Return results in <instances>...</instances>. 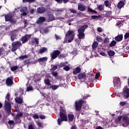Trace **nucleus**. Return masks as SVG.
Returning <instances> with one entry per match:
<instances>
[{
	"instance_id": "f257e3e1",
	"label": "nucleus",
	"mask_w": 129,
	"mask_h": 129,
	"mask_svg": "<svg viewBox=\"0 0 129 129\" xmlns=\"http://www.w3.org/2000/svg\"><path fill=\"white\" fill-rule=\"evenodd\" d=\"M87 28H88V25L87 24H85V25L81 26L78 29V33H79L78 37L79 39L84 38V37H85V34L84 32L86 29H87Z\"/></svg>"
},
{
	"instance_id": "f03ea898",
	"label": "nucleus",
	"mask_w": 129,
	"mask_h": 129,
	"mask_svg": "<svg viewBox=\"0 0 129 129\" xmlns=\"http://www.w3.org/2000/svg\"><path fill=\"white\" fill-rule=\"evenodd\" d=\"M70 36V39L68 40V42L69 43L72 42V41L74 40L75 36V31H73V30H71L70 29H69V30L67 32L65 35L64 39H66Z\"/></svg>"
},
{
	"instance_id": "7ed1b4c3",
	"label": "nucleus",
	"mask_w": 129,
	"mask_h": 129,
	"mask_svg": "<svg viewBox=\"0 0 129 129\" xmlns=\"http://www.w3.org/2000/svg\"><path fill=\"white\" fill-rule=\"evenodd\" d=\"M11 97V95L10 94H8L7 95L6 97V100H5V107L6 110L7 111H11V109L12 108V105H11V103H10V97Z\"/></svg>"
},
{
	"instance_id": "20e7f679",
	"label": "nucleus",
	"mask_w": 129,
	"mask_h": 129,
	"mask_svg": "<svg viewBox=\"0 0 129 129\" xmlns=\"http://www.w3.org/2000/svg\"><path fill=\"white\" fill-rule=\"evenodd\" d=\"M59 117L60 118H58L57 119V123L58 125H61L62 121H68L67 111H66V113H60Z\"/></svg>"
},
{
	"instance_id": "39448f33",
	"label": "nucleus",
	"mask_w": 129,
	"mask_h": 129,
	"mask_svg": "<svg viewBox=\"0 0 129 129\" xmlns=\"http://www.w3.org/2000/svg\"><path fill=\"white\" fill-rule=\"evenodd\" d=\"M85 103V101L82 99L75 102V109L76 111H81L83 104Z\"/></svg>"
},
{
	"instance_id": "423d86ee",
	"label": "nucleus",
	"mask_w": 129,
	"mask_h": 129,
	"mask_svg": "<svg viewBox=\"0 0 129 129\" xmlns=\"http://www.w3.org/2000/svg\"><path fill=\"white\" fill-rule=\"evenodd\" d=\"M20 46H22V43L20 41H15L12 43V48L11 51L12 52H15L16 51L17 49L19 48Z\"/></svg>"
},
{
	"instance_id": "0eeeda50",
	"label": "nucleus",
	"mask_w": 129,
	"mask_h": 129,
	"mask_svg": "<svg viewBox=\"0 0 129 129\" xmlns=\"http://www.w3.org/2000/svg\"><path fill=\"white\" fill-rule=\"evenodd\" d=\"M60 53H61L60 50H54L52 53H50V56L52 59H55L57 56H59Z\"/></svg>"
},
{
	"instance_id": "6e6552de",
	"label": "nucleus",
	"mask_w": 129,
	"mask_h": 129,
	"mask_svg": "<svg viewBox=\"0 0 129 129\" xmlns=\"http://www.w3.org/2000/svg\"><path fill=\"white\" fill-rule=\"evenodd\" d=\"M122 95L124 98H129V89L128 88H124Z\"/></svg>"
},
{
	"instance_id": "1a4fd4ad",
	"label": "nucleus",
	"mask_w": 129,
	"mask_h": 129,
	"mask_svg": "<svg viewBox=\"0 0 129 129\" xmlns=\"http://www.w3.org/2000/svg\"><path fill=\"white\" fill-rule=\"evenodd\" d=\"M113 82L115 87H120L121 82L119 78H114Z\"/></svg>"
},
{
	"instance_id": "9d476101",
	"label": "nucleus",
	"mask_w": 129,
	"mask_h": 129,
	"mask_svg": "<svg viewBox=\"0 0 129 129\" xmlns=\"http://www.w3.org/2000/svg\"><path fill=\"white\" fill-rule=\"evenodd\" d=\"M20 12L22 13L21 15V17L22 16H26L28 14H29V11H28V8H27V7H23L21 10H20Z\"/></svg>"
},
{
	"instance_id": "9b49d317",
	"label": "nucleus",
	"mask_w": 129,
	"mask_h": 129,
	"mask_svg": "<svg viewBox=\"0 0 129 129\" xmlns=\"http://www.w3.org/2000/svg\"><path fill=\"white\" fill-rule=\"evenodd\" d=\"M31 38V35H25L24 36H22L21 38V41H22L23 44H24V43H26V42H28L29 41V39Z\"/></svg>"
},
{
	"instance_id": "f8f14e48",
	"label": "nucleus",
	"mask_w": 129,
	"mask_h": 129,
	"mask_svg": "<svg viewBox=\"0 0 129 129\" xmlns=\"http://www.w3.org/2000/svg\"><path fill=\"white\" fill-rule=\"evenodd\" d=\"M12 18H13V15L11 14H8L5 16L6 21H11V23L12 24H15L16 23V20H12Z\"/></svg>"
},
{
	"instance_id": "ddd939ff",
	"label": "nucleus",
	"mask_w": 129,
	"mask_h": 129,
	"mask_svg": "<svg viewBox=\"0 0 129 129\" xmlns=\"http://www.w3.org/2000/svg\"><path fill=\"white\" fill-rule=\"evenodd\" d=\"M87 77V75L86 73H79V75H78V78L79 80H83L86 79Z\"/></svg>"
},
{
	"instance_id": "4468645a",
	"label": "nucleus",
	"mask_w": 129,
	"mask_h": 129,
	"mask_svg": "<svg viewBox=\"0 0 129 129\" xmlns=\"http://www.w3.org/2000/svg\"><path fill=\"white\" fill-rule=\"evenodd\" d=\"M13 77H11L9 78H8L6 80V84L7 86H11L13 84Z\"/></svg>"
},
{
	"instance_id": "2eb2a0df",
	"label": "nucleus",
	"mask_w": 129,
	"mask_h": 129,
	"mask_svg": "<svg viewBox=\"0 0 129 129\" xmlns=\"http://www.w3.org/2000/svg\"><path fill=\"white\" fill-rule=\"evenodd\" d=\"M123 38V34H119L115 37V40L116 42H119L121 41Z\"/></svg>"
},
{
	"instance_id": "dca6fc26",
	"label": "nucleus",
	"mask_w": 129,
	"mask_h": 129,
	"mask_svg": "<svg viewBox=\"0 0 129 129\" xmlns=\"http://www.w3.org/2000/svg\"><path fill=\"white\" fill-rule=\"evenodd\" d=\"M53 11H54L55 16H59V15H61L64 10L62 9V8H61L60 9L58 8V9H55V10Z\"/></svg>"
},
{
	"instance_id": "f3484780",
	"label": "nucleus",
	"mask_w": 129,
	"mask_h": 129,
	"mask_svg": "<svg viewBox=\"0 0 129 129\" xmlns=\"http://www.w3.org/2000/svg\"><path fill=\"white\" fill-rule=\"evenodd\" d=\"M81 72V69L80 68V67H77L76 68V69H74V70L73 71V74L74 75H79L80 73Z\"/></svg>"
},
{
	"instance_id": "a211bd4d",
	"label": "nucleus",
	"mask_w": 129,
	"mask_h": 129,
	"mask_svg": "<svg viewBox=\"0 0 129 129\" xmlns=\"http://www.w3.org/2000/svg\"><path fill=\"white\" fill-rule=\"evenodd\" d=\"M46 21V18L44 17H40L36 21L37 24H42V23H44Z\"/></svg>"
},
{
	"instance_id": "6ab92c4d",
	"label": "nucleus",
	"mask_w": 129,
	"mask_h": 129,
	"mask_svg": "<svg viewBox=\"0 0 129 129\" xmlns=\"http://www.w3.org/2000/svg\"><path fill=\"white\" fill-rule=\"evenodd\" d=\"M122 120L126 125H129V117L128 116L123 117Z\"/></svg>"
},
{
	"instance_id": "aec40b11",
	"label": "nucleus",
	"mask_w": 129,
	"mask_h": 129,
	"mask_svg": "<svg viewBox=\"0 0 129 129\" xmlns=\"http://www.w3.org/2000/svg\"><path fill=\"white\" fill-rule=\"evenodd\" d=\"M52 10L50 9L49 8V22L50 21H54L55 20V17L54 16L53 14H50V12H51Z\"/></svg>"
},
{
	"instance_id": "412c9836",
	"label": "nucleus",
	"mask_w": 129,
	"mask_h": 129,
	"mask_svg": "<svg viewBox=\"0 0 129 129\" xmlns=\"http://www.w3.org/2000/svg\"><path fill=\"white\" fill-rule=\"evenodd\" d=\"M46 11V9L43 7H40L37 9V13L39 14H43Z\"/></svg>"
},
{
	"instance_id": "4be33fe9",
	"label": "nucleus",
	"mask_w": 129,
	"mask_h": 129,
	"mask_svg": "<svg viewBox=\"0 0 129 129\" xmlns=\"http://www.w3.org/2000/svg\"><path fill=\"white\" fill-rule=\"evenodd\" d=\"M78 9L80 10V11H85L86 7L83 4H78Z\"/></svg>"
},
{
	"instance_id": "5701e85b",
	"label": "nucleus",
	"mask_w": 129,
	"mask_h": 129,
	"mask_svg": "<svg viewBox=\"0 0 129 129\" xmlns=\"http://www.w3.org/2000/svg\"><path fill=\"white\" fill-rule=\"evenodd\" d=\"M68 116L69 121H71V122H73L75 118L74 115L73 114H68Z\"/></svg>"
},
{
	"instance_id": "b1692460",
	"label": "nucleus",
	"mask_w": 129,
	"mask_h": 129,
	"mask_svg": "<svg viewBox=\"0 0 129 129\" xmlns=\"http://www.w3.org/2000/svg\"><path fill=\"white\" fill-rule=\"evenodd\" d=\"M15 101H16L17 103L21 104V103H23V99L21 97H17L15 98Z\"/></svg>"
},
{
	"instance_id": "393cba45",
	"label": "nucleus",
	"mask_w": 129,
	"mask_h": 129,
	"mask_svg": "<svg viewBox=\"0 0 129 129\" xmlns=\"http://www.w3.org/2000/svg\"><path fill=\"white\" fill-rule=\"evenodd\" d=\"M123 6H124V2H123V1H122V0H121L118 3L117 8L118 9H121V8H122V7H123Z\"/></svg>"
},
{
	"instance_id": "a878e982",
	"label": "nucleus",
	"mask_w": 129,
	"mask_h": 129,
	"mask_svg": "<svg viewBox=\"0 0 129 129\" xmlns=\"http://www.w3.org/2000/svg\"><path fill=\"white\" fill-rule=\"evenodd\" d=\"M47 60H48V57H44L38 58V62H46Z\"/></svg>"
},
{
	"instance_id": "bb28decb",
	"label": "nucleus",
	"mask_w": 129,
	"mask_h": 129,
	"mask_svg": "<svg viewBox=\"0 0 129 129\" xmlns=\"http://www.w3.org/2000/svg\"><path fill=\"white\" fill-rule=\"evenodd\" d=\"M45 52H47V48L46 47H43L39 50L38 53L39 54H43Z\"/></svg>"
},
{
	"instance_id": "cd10ccee",
	"label": "nucleus",
	"mask_w": 129,
	"mask_h": 129,
	"mask_svg": "<svg viewBox=\"0 0 129 129\" xmlns=\"http://www.w3.org/2000/svg\"><path fill=\"white\" fill-rule=\"evenodd\" d=\"M99 18H101V15H92L91 17V20H94V19H98Z\"/></svg>"
},
{
	"instance_id": "c85d7f7f",
	"label": "nucleus",
	"mask_w": 129,
	"mask_h": 129,
	"mask_svg": "<svg viewBox=\"0 0 129 129\" xmlns=\"http://www.w3.org/2000/svg\"><path fill=\"white\" fill-rule=\"evenodd\" d=\"M60 113H66V109L64 107H60L59 108V115H60Z\"/></svg>"
},
{
	"instance_id": "c756f323",
	"label": "nucleus",
	"mask_w": 129,
	"mask_h": 129,
	"mask_svg": "<svg viewBox=\"0 0 129 129\" xmlns=\"http://www.w3.org/2000/svg\"><path fill=\"white\" fill-rule=\"evenodd\" d=\"M5 54V49L3 47L0 48V57H4Z\"/></svg>"
},
{
	"instance_id": "7c9ffc66",
	"label": "nucleus",
	"mask_w": 129,
	"mask_h": 129,
	"mask_svg": "<svg viewBox=\"0 0 129 129\" xmlns=\"http://www.w3.org/2000/svg\"><path fill=\"white\" fill-rule=\"evenodd\" d=\"M97 46H98V43L97 41H94V42L93 43V44L92 45V47L93 49H95L97 48Z\"/></svg>"
},
{
	"instance_id": "2f4dec72",
	"label": "nucleus",
	"mask_w": 129,
	"mask_h": 129,
	"mask_svg": "<svg viewBox=\"0 0 129 129\" xmlns=\"http://www.w3.org/2000/svg\"><path fill=\"white\" fill-rule=\"evenodd\" d=\"M49 86H50V88H51V89L53 90H57V89L59 88V86H55V85H50V80H49Z\"/></svg>"
},
{
	"instance_id": "473e14b6",
	"label": "nucleus",
	"mask_w": 129,
	"mask_h": 129,
	"mask_svg": "<svg viewBox=\"0 0 129 129\" xmlns=\"http://www.w3.org/2000/svg\"><path fill=\"white\" fill-rule=\"evenodd\" d=\"M116 43H117V42L115 40H112L111 41V42H110V43L109 44L110 47H113V46H115V45H116Z\"/></svg>"
},
{
	"instance_id": "72a5a7b5",
	"label": "nucleus",
	"mask_w": 129,
	"mask_h": 129,
	"mask_svg": "<svg viewBox=\"0 0 129 129\" xmlns=\"http://www.w3.org/2000/svg\"><path fill=\"white\" fill-rule=\"evenodd\" d=\"M32 44H36V45H38L39 44V39L38 38H34L32 39Z\"/></svg>"
},
{
	"instance_id": "f704fd0d",
	"label": "nucleus",
	"mask_w": 129,
	"mask_h": 129,
	"mask_svg": "<svg viewBox=\"0 0 129 129\" xmlns=\"http://www.w3.org/2000/svg\"><path fill=\"white\" fill-rule=\"evenodd\" d=\"M108 54L109 56H113L115 54L114 50H109Z\"/></svg>"
},
{
	"instance_id": "c9c22d12",
	"label": "nucleus",
	"mask_w": 129,
	"mask_h": 129,
	"mask_svg": "<svg viewBox=\"0 0 129 129\" xmlns=\"http://www.w3.org/2000/svg\"><path fill=\"white\" fill-rule=\"evenodd\" d=\"M17 33H13L11 36V41H15V39L17 37Z\"/></svg>"
},
{
	"instance_id": "e433bc0d",
	"label": "nucleus",
	"mask_w": 129,
	"mask_h": 129,
	"mask_svg": "<svg viewBox=\"0 0 129 129\" xmlns=\"http://www.w3.org/2000/svg\"><path fill=\"white\" fill-rule=\"evenodd\" d=\"M112 14V11H106V16L107 17H110Z\"/></svg>"
},
{
	"instance_id": "4c0bfd02",
	"label": "nucleus",
	"mask_w": 129,
	"mask_h": 129,
	"mask_svg": "<svg viewBox=\"0 0 129 129\" xmlns=\"http://www.w3.org/2000/svg\"><path fill=\"white\" fill-rule=\"evenodd\" d=\"M36 124H37L38 126H39V127H43V122H40L39 121H36Z\"/></svg>"
},
{
	"instance_id": "58836bf2",
	"label": "nucleus",
	"mask_w": 129,
	"mask_h": 129,
	"mask_svg": "<svg viewBox=\"0 0 129 129\" xmlns=\"http://www.w3.org/2000/svg\"><path fill=\"white\" fill-rule=\"evenodd\" d=\"M9 123L11 126V127H14V125H15V122L13 120H9Z\"/></svg>"
},
{
	"instance_id": "ea45409f",
	"label": "nucleus",
	"mask_w": 129,
	"mask_h": 129,
	"mask_svg": "<svg viewBox=\"0 0 129 129\" xmlns=\"http://www.w3.org/2000/svg\"><path fill=\"white\" fill-rule=\"evenodd\" d=\"M44 83H45L46 86H47V88H48V87H49V79H45L44 80Z\"/></svg>"
},
{
	"instance_id": "a19ab883",
	"label": "nucleus",
	"mask_w": 129,
	"mask_h": 129,
	"mask_svg": "<svg viewBox=\"0 0 129 129\" xmlns=\"http://www.w3.org/2000/svg\"><path fill=\"white\" fill-rule=\"evenodd\" d=\"M88 12H90L91 13H95V14H97V11H95V10H93V9L90 8V7L88 8Z\"/></svg>"
},
{
	"instance_id": "79ce46f5",
	"label": "nucleus",
	"mask_w": 129,
	"mask_h": 129,
	"mask_svg": "<svg viewBox=\"0 0 129 129\" xmlns=\"http://www.w3.org/2000/svg\"><path fill=\"white\" fill-rule=\"evenodd\" d=\"M63 70L66 71V72H69V71H70V67L69 66H64V67L63 68Z\"/></svg>"
},
{
	"instance_id": "37998d69",
	"label": "nucleus",
	"mask_w": 129,
	"mask_h": 129,
	"mask_svg": "<svg viewBox=\"0 0 129 129\" xmlns=\"http://www.w3.org/2000/svg\"><path fill=\"white\" fill-rule=\"evenodd\" d=\"M59 86L63 87V88H68L67 84L65 83H63V84L62 83H59Z\"/></svg>"
},
{
	"instance_id": "c03bdc74",
	"label": "nucleus",
	"mask_w": 129,
	"mask_h": 129,
	"mask_svg": "<svg viewBox=\"0 0 129 129\" xmlns=\"http://www.w3.org/2000/svg\"><path fill=\"white\" fill-rule=\"evenodd\" d=\"M97 8L100 11H103L104 10V6L103 5H99V6H97Z\"/></svg>"
},
{
	"instance_id": "a18cd8bd",
	"label": "nucleus",
	"mask_w": 129,
	"mask_h": 129,
	"mask_svg": "<svg viewBox=\"0 0 129 129\" xmlns=\"http://www.w3.org/2000/svg\"><path fill=\"white\" fill-rule=\"evenodd\" d=\"M72 53L74 54V55H77L78 53V49H77V48H73Z\"/></svg>"
},
{
	"instance_id": "49530a36",
	"label": "nucleus",
	"mask_w": 129,
	"mask_h": 129,
	"mask_svg": "<svg viewBox=\"0 0 129 129\" xmlns=\"http://www.w3.org/2000/svg\"><path fill=\"white\" fill-rule=\"evenodd\" d=\"M122 118V116H119L118 117V118H116V121L118 123L119 122H120V121H121V119Z\"/></svg>"
},
{
	"instance_id": "de8ad7c7",
	"label": "nucleus",
	"mask_w": 129,
	"mask_h": 129,
	"mask_svg": "<svg viewBox=\"0 0 129 129\" xmlns=\"http://www.w3.org/2000/svg\"><path fill=\"white\" fill-rule=\"evenodd\" d=\"M29 9L30 12V14L31 15L34 14V13H35V12H36V10L34 9H30V6L29 7Z\"/></svg>"
},
{
	"instance_id": "09e8293b",
	"label": "nucleus",
	"mask_w": 129,
	"mask_h": 129,
	"mask_svg": "<svg viewBox=\"0 0 129 129\" xmlns=\"http://www.w3.org/2000/svg\"><path fill=\"white\" fill-rule=\"evenodd\" d=\"M51 75H52V76H53L55 78H57V77H58V73H57V72H52L51 73Z\"/></svg>"
},
{
	"instance_id": "8fccbe9b",
	"label": "nucleus",
	"mask_w": 129,
	"mask_h": 129,
	"mask_svg": "<svg viewBox=\"0 0 129 129\" xmlns=\"http://www.w3.org/2000/svg\"><path fill=\"white\" fill-rule=\"evenodd\" d=\"M11 69L12 71H16L18 69V66H13L11 68Z\"/></svg>"
},
{
	"instance_id": "3c124183",
	"label": "nucleus",
	"mask_w": 129,
	"mask_h": 129,
	"mask_svg": "<svg viewBox=\"0 0 129 129\" xmlns=\"http://www.w3.org/2000/svg\"><path fill=\"white\" fill-rule=\"evenodd\" d=\"M69 11H70L71 13H73V14H77V10H75V9H73V8H71V9H69Z\"/></svg>"
},
{
	"instance_id": "603ef678",
	"label": "nucleus",
	"mask_w": 129,
	"mask_h": 129,
	"mask_svg": "<svg viewBox=\"0 0 129 129\" xmlns=\"http://www.w3.org/2000/svg\"><path fill=\"white\" fill-rule=\"evenodd\" d=\"M97 41L98 42H102L103 41V39L102 37H96Z\"/></svg>"
},
{
	"instance_id": "864d4df0",
	"label": "nucleus",
	"mask_w": 129,
	"mask_h": 129,
	"mask_svg": "<svg viewBox=\"0 0 129 129\" xmlns=\"http://www.w3.org/2000/svg\"><path fill=\"white\" fill-rule=\"evenodd\" d=\"M28 129H35V126L33 124L28 125Z\"/></svg>"
},
{
	"instance_id": "5fc2aeb1",
	"label": "nucleus",
	"mask_w": 129,
	"mask_h": 129,
	"mask_svg": "<svg viewBox=\"0 0 129 129\" xmlns=\"http://www.w3.org/2000/svg\"><path fill=\"white\" fill-rule=\"evenodd\" d=\"M33 117L34 119H38L39 118V115L35 114L33 115Z\"/></svg>"
},
{
	"instance_id": "6e6d98bb",
	"label": "nucleus",
	"mask_w": 129,
	"mask_h": 129,
	"mask_svg": "<svg viewBox=\"0 0 129 129\" xmlns=\"http://www.w3.org/2000/svg\"><path fill=\"white\" fill-rule=\"evenodd\" d=\"M104 4L106 7H109V1H108V0H106V1L104 2Z\"/></svg>"
},
{
	"instance_id": "4d7b16f0",
	"label": "nucleus",
	"mask_w": 129,
	"mask_h": 129,
	"mask_svg": "<svg viewBox=\"0 0 129 129\" xmlns=\"http://www.w3.org/2000/svg\"><path fill=\"white\" fill-rule=\"evenodd\" d=\"M33 91V87L32 86H29L27 88V91Z\"/></svg>"
},
{
	"instance_id": "13d9d810",
	"label": "nucleus",
	"mask_w": 129,
	"mask_h": 129,
	"mask_svg": "<svg viewBox=\"0 0 129 129\" xmlns=\"http://www.w3.org/2000/svg\"><path fill=\"white\" fill-rule=\"evenodd\" d=\"M65 57V54H60V53L58 55V58H64Z\"/></svg>"
},
{
	"instance_id": "bf43d9fd",
	"label": "nucleus",
	"mask_w": 129,
	"mask_h": 129,
	"mask_svg": "<svg viewBox=\"0 0 129 129\" xmlns=\"http://www.w3.org/2000/svg\"><path fill=\"white\" fill-rule=\"evenodd\" d=\"M23 3H25L26 2H28V3H34L35 0H23Z\"/></svg>"
},
{
	"instance_id": "052dcab7",
	"label": "nucleus",
	"mask_w": 129,
	"mask_h": 129,
	"mask_svg": "<svg viewBox=\"0 0 129 129\" xmlns=\"http://www.w3.org/2000/svg\"><path fill=\"white\" fill-rule=\"evenodd\" d=\"M100 76V74H99V73H97V74L95 75V79H96V80L98 79V78H99Z\"/></svg>"
},
{
	"instance_id": "680f3d73",
	"label": "nucleus",
	"mask_w": 129,
	"mask_h": 129,
	"mask_svg": "<svg viewBox=\"0 0 129 129\" xmlns=\"http://www.w3.org/2000/svg\"><path fill=\"white\" fill-rule=\"evenodd\" d=\"M119 104L120 106H125V105H126V103L125 101H124V102H120Z\"/></svg>"
},
{
	"instance_id": "e2e57ef3",
	"label": "nucleus",
	"mask_w": 129,
	"mask_h": 129,
	"mask_svg": "<svg viewBox=\"0 0 129 129\" xmlns=\"http://www.w3.org/2000/svg\"><path fill=\"white\" fill-rule=\"evenodd\" d=\"M65 66H66V63H65V62H61L60 63V67H61V68H64L65 67Z\"/></svg>"
},
{
	"instance_id": "0e129e2a",
	"label": "nucleus",
	"mask_w": 129,
	"mask_h": 129,
	"mask_svg": "<svg viewBox=\"0 0 129 129\" xmlns=\"http://www.w3.org/2000/svg\"><path fill=\"white\" fill-rule=\"evenodd\" d=\"M128 38H129V33H125L124 35V39H127Z\"/></svg>"
},
{
	"instance_id": "69168bd1",
	"label": "nucleus",
	"mask_w": 129,
	"mask_h": 129,
	"mask_svg": "<svg viewBox=\"0 0 129 129\" xmlns=\"http://www.w3.org/2000/svg\"><path fill=\"white\" fill-rule=\"evenodd\" d=\"M97 31L98 32H102V28H101V27H98Z\"/></svg>"
},
{
	"instance_id": "338daca9",
	"label": "nucleus",
	"mask_w": 129,
	"mask_h": 129,
	"mask_svg": "<svg viewBox=\"0 0 129 129\" xmlns=\"http://www.w3.org/2000/svg\"><path fill=\"white\" fill-rule=\"evenodd\" d=\"M20 59H25V58H27V56L26 55H21L19 57Z\"/></svg>"
},
{
	"instance_id": "774afa93",
	"label": "nucleus",
	"mask_w": 129,
	"mask_h": 129,
	"mask_svg": "<svg viewBox=\"0 0 129 129\" xmlns=\"http://www.w3.org/2000/svg\"><path fill=\"white\" fill-rule=\"evenodd\" d=\"M57 66H53L52 68V71H55L57 69Z\"/></svg>"
}]
</instances>
